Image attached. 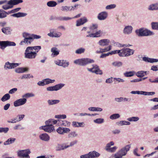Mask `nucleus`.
Listing matches in <instances>:
<instances>
[{"label":"nucleus","instance_id":"1","mask_svg":"<svg viewBox=\"0 0 158 158\" xmlns=\"http://www.w3.org/2000/svg\"><path fill=\"white\" fill-rule=\"evenodd\" d=\"M131 147V144H127L119 149L114 155V158H122L126 156Z\"/></svg>","mask_w":158,"mask_h":158},{"label":"nucleus","instance_id":"2","mask_svg":"<svg viewBox=\"0 0 158 158\" xmlns=\"http://www.w3.org/2000/svg\"><path fill=\"white\" fill-rule=\"evenodd\" d=\"M94 61L89 58H82L74 60V63L81 66H84L90 64L94 63Z\"/></svg>","mask_w":158,"mask_h":158},{"label":"nucleus","instance_id":"3","mask_svg":"<svg viewBox=\"0 0 158 158\" xmlns=\"http://www.w3.org/2000/svg\"><path fill=\"white\" fill-rule=\"evenodd\" d=\"M135 32L136 35L139 37L151 36L155 34L153 32L144 28H141L137 29Z\"/></svg>","mask_w":158,"mask_h":158},{"label":"nucleus","instance_id":"4","mask_svg":"<svg viewBox=\"0 0 158 158\" xmlns=\"http://www.w3.org/2000/svg\"><path fill=\"white\" fill-rule=\"evenodd\" d=\"M22 36L24 39L19 43L20 45H22L24 44L29 45L33 42L32 38L30 34L27 32H24L22 33Z\"/></svg>","mask_w":158,"mask_h":158},{"label":"nucleus","instance_id":"5","mask_svg":"<svg viewBox=\"0 0 158 158\" xmlns=\"http://www.w3.org/2000/svg\"><path fill=\"white\" fill-rule=\"evenodd\" d=\"M38 51H34L29 47L27 48L24 52V57L29 59H33L35 58Z\"/></svg>","mask_w":158,"mask_h":158},{"label":"nucleus","instance_id":"6","mask_svg":"<svg viewBox=\"0 0 158 158\" xmlns=\"http://www.w3.org/2000/svg\"><path fill=\"white\" fill-rule=\"evenodd\" d=\"M31 153L29 149L25 150H19L17 152V155L19 157L26 158H30L29 154Z\"/></svg>","mask_w":158,"mask_h":158},{"label":"nucleus","instance_id":"7","mask_svg":"<svg viewBox=\"0 0 158 158\" xmlns=\"http://www.w3.org/2000/svg\"><path fill=\"white\" fill-rule=\"evenodd\" d=\"M92 67L91 68H87V69L88 71L92 73H94L96 74L101 75L102 74V71L101 70L99 66L96 64H92Z\"/></svg>","mask_w":158,"mask_h":158},{"label":"nucleus","instance_id":"8","mask_svg":"<svg viewBox=\"0 0 158 158\" xmlns=\"http://www.w3.org/2000/svg\"><path fill=\"white\" fill-rule=\"evenodd\" d=\"M16 44L14 42L6 41H0L1 48L3 49L7 46H15Z\"/></svg>","mask_w":158,"mask_h":158},{"label":"nucleus","instance_id":"9","mask_svg":"<svg viewBox=\"0 0 158 158\" xmlns=\"http://www.w3.org/2000/svg\"><path fill=\"white\" fill-rule=\"evenodd\" d=\"M27 101L26 98H22L15 101L14 102V106L17 107L23 105L26 103Z\"/></svg>","mask_w":158,"mask_h":158},{"label":"nucleus","instance_id":"10","mask_svg":"<svg viewBox=\"0 0 158 158\" xmlns=\"http://www.w3.org/2000/svg\"><path fill=\"white\" fill-rule=\"evenodd\" d=\"M39 129L40 130H43L45 132L49 133L55 130L53 126H50L47 125L41 126L39 127Z\"/></svg>","mask_w":158,"mask_h":158},{"label":"nucleus","instance_id":"11","mask_svg":"<svg viewBox=\"0 0 158 158\" xmlns=\"http://www.w3.org/2000/svg\"><path fill=\"white\" fill-rule=\"evenodd\" d=\"M55 30L54 29H50V32L48 34V36L51 37L59 38L62 35V33L60 32H57L56 33H54Z\"/></svg>","mask_w":158,"mask_h":158},{"label":"nucleus","instance_id":"12","mask_svg":"<svg viewBox=\"0 0 158 158\" xmlns=\"http://www.w3.org/2000/svg\"><path fill=\"white\" fill-rule=\"evenodd\" d=\"M19 65L18 63H10L9 62H7L4 65V68L6 70L14 69Z\"/></svg>","mask_w":158,"mask_h":158},{"label":"nucleus","instance_id":"13","mask_svg":"<svg viewBox=\"0 0 158 158\" xmlns=\"http://www.w3.org/2000/svg\"><path fill=\"white\" fill-rule=\"evenodd\" d=\"M148 10L152 11L158 10V2L150 4L148 7Z\"/></svg>","mask_w":158,"mask_h":158},{"label":"nucleus","instance_id":"14","mask_svg":"<svg viewBox=\"0 0 158 158\" xmlns=\"http://www.w3.org/2000/svg\"><path fill=\"white\" fill-rule=\"evenodd\" d=\"M108 14L106 11H102L98 14V19L100 20H105L107 18Z\"/></svg>","mask_w":158,"mask_h":158},{"label":"nucleus","instance_id":"15","mask_svg":"<svg viewBox=\"0 0 158 158\" xmlns=\"http://www.w3.org/2000/svg\"><path fill=\"white\" fill-rule=\"evenodd\" d=\"M110 42V40L108 39L100 40L98 42V44L100 46L103 47L107 46Z\"/></svg>","mask_w":158,"mask_h":158},{"label":"nucleus","instance_id":"16","mask_svg":"<svg viewBox=\"0 0 158 158\" xmlns=\"http://www.w3.org/2000/svg\"><path fill=\"white\" fill-rule=\"evenodd\" d=\"M2 32L6 35H10L12 33V29L10 27H4L2 28Z\"/></svg>","mask_w":158,"mask_h":158},{"label":"nucleus","instance_id":"17","mask_svg":"<svg viewBox=\"0 0 158 158\" xmlns=\"http://www.w3.org/2000/svg\"><path fill=\"white\" fill-rule=\"evenodd\" d=\"M88 21L87 19L85 17H83L77 20L76 26H79L83 25Z\"/></svg>","mask_w":158,"mask_h":158},{"label":"nucleus","instance_id":"18","mask_svg":"<svg viewBox=\"0 0 158 158\" xmlns=\"http://www.w3.org/2000/svg\"><path fill=\"white\" fill-rule=\"evenodd\" d=\"M133 27L131 26H126L124 28L123 32L125 34L129 35L132 33Z\"/></svg>","mask_w":158,"mask_h":158},{"label":"nucleus","instance_id":"19","mask_svg":"<svg viewBox=\"0 0 158 158\" xmlns=\"http://www.w3.org/2000/svg\"><path fill=\"white\" fill-rule=\"evenodd\" d=\"M59 120H55L54 119H50L45 122L46 125L50 126H53V125L56 124Z\"/></svg>","mask_w":158,"mask_h":158},{"label":"nucleus","instance_id":"20","mask_svg":"<svg viewBox=\"0 0 158 158\" xmlns=\"http://www.w3.org/2000/svg\"><path fill=\"white\" fill-rule=\"evenodd\" d=\"M90 158H95L99 157L100 154L98 152L95 151L89 152V153Z\"/></svg>","mask_w":158,"mask_h":158},{"label":"nucleus","instance_id":"21","mask_svg":"<svg viewBox=\"0 0 158 158\" xmlns=\"http://www.w3.org/2000/svg\"><path fill=\"white\" fill-rule=\"evenodd\" d=\"M51 52L52 53L51 55L53 57H55L59 54L60 51L56 47H54L52 48Z\"/></svg>","mask_w":158,"mask_h":158},{"label":"nucleus","instance_id":"22","mask_svg":"<svg viewBox=\"0 0 158 158\" xmlns=\"http://www.w3.org/2000/svg\"><path fill=\"white\" fill-rule=\"evenodd\" d=\"M72 125L74 127H83L85 126L84 122H78L76 121H73Z\"/></svg>","mask_w":158,"mask_h":158},{"label":"nucleus","instance_id":"23","mask_svg":"<svg viewBox=\"0 0 158 158\" xmlns=\"http://www.w3.org/2000/svg\"><path fill=\"white\" fill-rule=\"evenodd\" d=\"M114 101L117 103H120L122 102H125L130 101L129 98L123 97L116 98H114Z\"/></svg>","mask_w":158,"mask_h":158},{"label":"nucleus","instance_id":"24","mask_svg":"<svg viewBox=\"0 0 158 158\" xmlns=\"http://www.w3.org/2000/svg\"><path fill=\"white\" fill-rule=\"evenodd\" d=\"M143 60L145 62L151 63L158 62V59L150 58L146 57H143Z\"/></svg>","mask_w":158,"mask_h":158},{"label":"nucleus","instance_id":"25","mask_svg":"<svg viewBox=\"0 0 158 158\" xmlns=\"http://www.w3.org/2000/svg\"><path fill=\"white\" fill-rule=\"evenodd\" d=\"M143 60L145 62L151 63L158 62V59L150 58L146 57H143Z\"/></svg>","mask_w":158,"mask_h":158},{"label":"nucleus","instance_id":"26","mask_svg":"<svg viewBox=\"0 0 158 158\" xmlns=\"http://www.w3.org/2000/svg\"><path fill=\"white\" fill-rule=\"evenodd\" d=\"M40 138L42 140L48 141L50 139L49 136L46 133H43L39 136Z\"/></svg>","mask_w":158,"mask_h":158},{"label":"nucleus","instance_id":"27","mask_svg":"<svg viewBox=\"0 0 158 158\" xmlns=\"http://www.w3.org/2000/svg\"><path fill=\"white\" fill-rule=\"evenodd\" d=\"M16 139L14 138L10 137L4 143V145H8L13 143L15 141Z\"/></svg>","mask_w":158,"mask_h":158},{"label":"nucleus","instance_id":"28","mask_svg":"<svg viewBox=\"0 0 158 158\" xmlns=\"http://www.w3.org/2000/svg\"><path fill=\"white\" fill-rule=\"evenodd\" d=\"M27 15V14L26 13L19 12L18 13H15L11 15V16L13 17L18 18L25 17Z\"/></svg>","mask_w":158,"mask_h":158},{"label":"nucleus","instance_id":"29","mask_svg":"<svg viewBox=\"0 0 158 158\" xmlns=\"http://www.w3.org/2000/svg\"><path fill=\"white\" fill-rule=\"evenodd\" d=\"M28 70V68H18L15 69V72L18 73H22L27 72Z\"/></svg>","mask_w":158,"mask_h":158},{"label":"nucleus","instance_id":"30","mask_svg":"<svg viewBox=\"0 0 158 158\" xmlns=\"http://www.w3.org/2000/svg\"><path fill=\"white\" fill-rule=\"evenodd\" d=\"M60 102L59 100L49 99L47 101L49 105H53L58 104Z\"/></svg>","mask_w":158,"mask_h":158},{"label":"nucleus","instance_id":"31","mask_svg":"<svg viewBox=\"0 0 158 158\" xmlns=\"http://www.w3.org/2000/svg\"><path fill=\"white\" fill-rule=\"evenodd\" d=\"M73 18L65 16H60L58 17L56 19L59 21H67L73 19Z\"/></svg>","mask_w":158,"mask_h":158},{"label":"nucleus","instance_id":"32","mask_svg":"<svg viewBox=\"0 0 158 158\" xmlns=\"http://www.w3.org/2000/svg\"><path fill=\"white\" fill-rule=\"evenodd\" d=\"M117 124L118 125L122 126L125 125H130L131 124V123L129 121H128L125 120H122L117 122Z\"/></svg>","mask_w":158,"mask_h":158},{"label":"nucleus","instance_id":"33","mask_svg":"<svg viewBox=\"0 0 158 158\" xmlns=\"http://www.w3.org/2000/svg\"><path fill=\"white\" fill-rule=\"evenodd\" d=\"M23 2V0H10L9 1V4H12V5H17Z\"/></svg>","mask_w":158,"mask_h":158},{"label":"nucleus","instance_id":"34","mask_svg":"<svg viewBox=\"0 0 158 158\" xmlns=\"http://www.w3.org/2000/svg\"><path fill=\"white\" fill-rule=\"evenodd\" d=\"M112 64L114 67H120L122 66L123 63L121 61H116L112 62Z\"/></svg>","mask_w":158,"mask_h":158},{"label":"nucleus","instance_id":"35","mask_svg":"<svg viewBox=\"0 0 158 158\" xmlns=\"http://www.w3.org/2000/svg\"><path fill=\"white\" fill-rule=\"evenodd\" d=\"M65 84L64 83H59L54 85L55 91H57L62 89Z\"/></svg>","mask_w":158,"mask_h":158},{"label":"nucleus","instance_id":"36","mask_svg":"<svg viewBox=\"0 0 158 158\" xmlns=\"http://www.w3.org/2000/svg\"><path fill=\"white\" fill-rule=\"evenodd\" d=\"M69 62L66 60H61L60 66L64 68H65L69 66Z\"/></svg>","mask_w":158,"mask_h":158},{"label":"nucleus","instance_id":"37","mask_svg":"<svg viewBox=\"0 0 158 158\" xmlns=\"http://www.w3.org/2000/svg\"><path fill=\"white\" fill-rule=\"evenodd\" d=\"M135 72L134 71L126 72L123 74L125 77H131L135 75Z\"/></svg>","mask_w":158,"mask_h":158},{"label":"nucleus","instance_id":"38","mask_svg":"<svg viewBox=\"0 0 158 158\" xmlns=\"http://www.w3.org/2000/svg\"><path fill=\"white\" fill-rule=\"evenodd\" d=\"M78 135V134L75 131H73L69 133L68 134V138H72L77 137Z\"/></svg>","mask_w":158,"mask_h":158},{"label":"nucleus","instance_id":"39","mask_svg":"<svg viewBox=\"0 0 158 158\" xmlns=\"http://www.w3.org/2000/svg\"><path fill=\"white\" fill-rule=\"evenodd\" d=\"M13 6L12 5V4H9V1L6 4L3 5L2 6V8L4 10H6L12 8Z\"/></svg>","mask_w":158,"mask_h":158},{"label":"nucleus","instance_id":"40","mask_svg":"<svg viewBox=\"0 0 158 158\" xmlns=\"http://www.w3.org/2000/svg\"><path fill=\"white\" fill-rule=\"evenodd\" d=\"M61 126L69 127L70 126L71 123L67 120L62 121L60 123Z\"/></svg>","mask_w":158,"mask_h":158},{"label":"nucleus","instance_id":"41","mask_svg":"<svg viewBox=\"0 0 158 158\" xmlns=\"http://www.w3.org/2000/svg\"><path fill=\"white\" fill-rule=\"evenodd\" d=\"M152 29L158 31V22H153L151 23Z\"/></svg>","mask_w":158,"mask_h":158},{"label":"nucleus","instance_id":"42","mask_svg":"<svg viewBox=\"0 0 158 158\" xmlns=\"http://www.w3.org/2000/svg\"><path fill=\"white\" fill-rule=\"evenodd\" d=\"M120 51L119 56H126V48H123Z\"/></svg>","mask_w":158,"mask_h":158},{"label":"nucleus","instance_id":"43","mask_svg":"<svg viewBox=\"0 0 158 158\" xmlns=\"http://www.w3.org/2000/svg\"><path fill=\"white\" fill-rule=\"evenodd\" d=\"M139 119L138 117H132L128 118L127 120L130 122H137Z\"/></svg>","mask_w":158,"mask_h":158},{"label":"nucleus","instance_id":"44","mask_svg":"<svg viewBox=\"0 0 158 158\" xmlns=\"http://www.w3.org/2000/svg\"><path fill=\"white\" fill-rule=\"evenodd\" d=\"M85 51V49L83 48H81L77 49L75 53L77 54H80L83 53Z\"/></svg>","mask_w":158,"mask_h":158},{"label":"nucleus","instance_id":"45","mask_svg":"<svg viewBox=\"0 0 158 158\" xmlns=\"http://www.w3.org/2000/svg\"><path fill=\"white\" fill-rule=\"evenodd\" d=\"M10 98V96L9 94H5L1 98V100L2 102L6 101Z\"/></svg>","mask_w":158,"mask_h":158},{"label":"nucleus","instance_id":"46","mask_svg":"<svg viewBox=\"0 0 158 158\" xmlns=\"http://www.w3.org/2000/svg\"><path fill=\"white\" fill-rule=\"evenodd\" d=\"M47 6L49 7H54L57 5V3L55 1H52L47 2Z\"/></svg>","mask_w":158,"mask_h":158},{"label":"nucleus","instance_id":"47","mask_svg":"<svg viewBox=\"0 0 158 158\" xmlns=\"http://www.w3.org/2000/svg\"><path fill=\"white\" fill-rule=\"evenodd\" d=\"M120 117V115L119 114H114L111 115L110 118L112 120H114L119 118Z\"/></svg>","mask_w":158,"mask_h":158},{"label":"nucleus","instance_id":"48","mask_svg":"<svg viewBox=\"0 0 158 158\" xmlns=\"http://www.w3.org/2000/svg\"><path fill=\"white\" fill-rule=\"evenodd\" d=\"M134 52V50L126 48V56H128L133 54Z\"/></svg>","mask_w":158,"mask_h":158},{"label":"nucleus","instance_id":"49","mask_svg":"<svg viewBox=\"0 0 158 158\" xmlns=\"http://www.w3.org/2000/svg\"><path fill=\"white\" fill-rule=\"evenodd\" d=\"M114 143L113 141H110L106 144L105 148V149L107 151L111 148L110 147L114 145Z\"/></svg>","mask_w":158,"mask_h":158},{"label":"nucleus","instance_id":"50","mask_svg":"<svg viewBox=\"0 0 158 158\" xmlns=\"http://www.w3.org/2000/svg\"><path fill=\"white\" fill-rule=\"evenodd\" d=\"M94 122L97 124H102L104 122V119L102 118H98L94 120Z\"/></svg>","mask_w":158,"mask_h":158},{"label":"nucleus","instance_id":"51","mask_svg":"<svg viewBox=\"0 0 158 158\" xmlns=\"http://www.w3.org/2000/svg\"><path fill=\"white\" fill-rule=\"evenodd\" d=\"M102 34V32L101 30L97 31L95 33H94V38L100 37Z\"/></svg>","mask_w":158,"mask_h":158},{"label":"nucleus","instance_id":"52","mask_svg":"<svg viewBox=\"0 0 158 158\" xmlns=\"http://www.w3.org/2000/svg\"><path fill=\"white\" fill-rule=\"evenodd\" d=\"M34 96V94L32 93H27L23 95L22 97L24 98H28L33 97Z\"/></svg>","mask_w":158,"mask_h":158},{"label":"nucleus","instance_id":"53","mask_svg":"<svg viewBox=\"0 0 158 158\" xmlns=\"http://www.w3.org/2000/svg\"><path fill=\"white\" fill-rule=\"evenodd\" d=\"M44 81L45 85L53 83L55 81V80H52L49 78H46L44 79Z\"/></svg>","mask_w":158,"mask_h":158},{"label":"nucleus","instance_id":"54","mask_svg":"<svg viewBox=\"0 0 158 158\" xmlns=\"http://www.w3.org/2000/svg\"><path fill=\"white\" fill-rule=\"evenodd\" d=\"M25 115L24 114H18L16 117H15L16 119L17 122H19L22 120L24 117Z\"/></svg>","mask_w":158,"mask_h":158},{"label":"nucleus","instance_id":"55","mask_svg":"<svg viewBox=\"0 0 158 158\" xmlns=\"http://www.w3.org/2000/svg\"><path fill=\"white\" fill-rule=\"evenodd\" d=\"M143 73V71H139L136 73L135 75L138 77H142L145 76Z\"/></svg>","mask_w":158,"mask_h":158},{"label":"nucleus","instance_id":"56","mask_svg":"<svg viewBox=\"0 0 158 158\" xmlns=\"http://www.w3.org/2000/svg\"><path fill=\"white\" fill-rule=\"evenodd\" d=\"M29 48H30L33 51V50H35V51H38V52L41 48V47L40 46H29Z\"/></svg>","mask_w":158,"mask_h":158},{"label":"nucleus","instance_id":"57","mask_svg":"<svg viewBox=\"0 0 158 158\" xmlns=\"http://www.w3.org/2000/svg\"><path fill=\"white\" fill-rule=\"evenodd\" d=\"M6 11L2 9H0V18H3L6 17L5 15Z\"/></svg>","mask_w":158,"mask_h":158},{"label":"nucleus","instance_id":"58","mask_svg":"<svg viewBox=\"0 0 158 158\" xmlns=\"http://www.w3.org/2000/svg\"><path fill=\"white\" fill-rule=\"evenodd\" d=\"M13 129L15 130H23L24 129V127L21 125L18 124L15 126L13 127Z\"/></svg>","mask_w":158,"mask_h":158},{"label":"nucleus","instance_id":"59","mask_svg":"<svg viewBox=\"0 0 158 158\" xmlns=\"http://www.w3.org/2000/svg\"><path fill=\"white\" fill-rule=\"evenodd\" d=\"M9 130L8 127H0V133L3 132L4 133H6Z\"/></svg>","mask_w":158,"mask_h":158},{"label":"nucleus","instance_id":"60","mask_svg":"<svg viewBox=\"0 0 158 158\" xmlns=\"http://www.w3.org/2000/svg\"><path fill=\"white\" fill-rule=\"evenodd\" d=\"M31 37L32 38V41H33L34 39H40L41 37V36L39 35H37L35 34H30Z\"/></svg>","mask_w":158,"mask_h":158},{"label":"nucleus","instance_id":"61","mask_svg":"<svg viewBox=\"0 0 158 158\" xmlns=\"http://www.w3.org/2000/svg\"><path fill=\"white\" fill-rule=\"evenodd\" d=\"M102 53L106 52L110 50L111 49V46L109 45L104 48H101Z\"/></svg>","mask_w":158,"mask_h":158},{"label":"nucleus","instance_id":"62","mask_svg":"<svg viewBox=\"0 0 158 158\" xmlns=\"http://www.w3.org/2000/svg\"><path fill=\"white\" fill-rule=\"evenodd\" d=\"M56 118L60 119H65L66 118V116L65 114H59L56 115L55 116Z\"/></svg>","mask_w":158,"mask_h":158},{"label":"nucleus","instance_id":"63","mask_svg":"<svg viewBox=\"0 0 158 158\" xmlns=\"http://www.w3.org/2000/svg\"><path fill=\"white\" fill-rule=\"evenodd\" d=\"M31 77L33 78V76L32 75H31L30 74H25L23 75L22 77H21V79H27L28 78H30Z\"/></svg>","mask_w":158,"mask_h":158},{"label":"nucleus","instance_id":"64","mask_svg":"<svg viewBox=\"0 0 158 158\" xmlns=\"http://www.w3.org/2000/svg\"><path fill=\"white\" fill-rule=\"evenodd\" d=\"M98 27V25L97 24H92V25L90 26L89 29L92 31L94 30Z\"/></svg>","mask_w":158,"mask_h":158}]
</instances>
